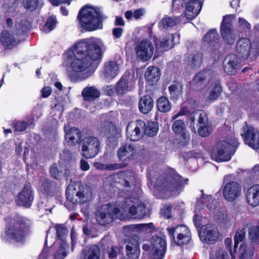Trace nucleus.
Segmentation results:
<instances>
[{
	"label": "nucleus",
	"instance_id": "7ed1b4c3",
	"mask_svg": "<svg viewBox=\"0 0 259 259\" xmlns=\"http://www.w3.org/2000/svg\"><path fill=\"white\" fill-rule=\"evenodd\" d=\"M27 220L23 217L16 214L8 222L5 235L7 240L15 242H23L28 233Z\"/></svg>",
	"mask_w": 259,
	"mask_h": 259
},
{
	"label": "nucleus",
	"instance_id": "e433bc0d",
	"mask_svg": "<svg viewBox=\"0 0 259 259\" xmlns=\"http://www.w3.org/2000/svg\"><path fill=\"white\" fill-rule=\"evenodd\" d=\"M39 192L41 201L38 203V207H44V204L45 202H48L49 197V181L45 180L41 184L39 188Z\"/></svg>",
	"mask_w": 259,
	"mask_h": 259
},
{
	"label": "nucleus",
	"instance_id": "f3484780",
	"mask_svg": "<svg viewBox=\"0 0 259 259\" xmlns=\"http://www.w3.org/2000/svg\"><path fill=\"white\" fill-rule=\"evenodd\" d=\"M239 57L234 54L227 55L223 62L224 71L229 75H234L240 68Z\"/></svg>",
	"mask_w": 259,
	"mask_h": 259
},
{
	"label": "nucleus",
	"instance_id": "412c9836",
	"mask_svg": "<svg viewBox=\"0 0 259 259\" xmlns=\"http://www.w3.org/2000/svg\"><path fill=\"white\" fill-rule=\"evenodd\" d=\"M251 49V44L248 38H240L236 43V51L239 57L247 59Z\"/></svg>",
	"mask_w": 259,
	"mask_h": 259
},
{
	"label": "nucleus",
	"instance_id": "6e6552de",
	"mask_svg": "<svg viewBox=\"0 0 259 259\" xmlns=\"http://www.w3.org/2000/svg\"><path fill=\"white\" fill-rule=\"evenodd\" d=\"M120 212L118 208L110 204L102 205L95 212V218L98 224L101 226H107L118 218Z\"/></svg>",
	"mask_w": 259,
	"mask_h": 259
},
{
	"label": "nucleus",
	"instance_id": "79ce46f5",
	"mask_svg": "<svg viewBox=\"0 0 259 259\" xmlns=\"http://www.w3.org/2000/svg\"><path fill=\"white\" fill-rule=\"evenodd\" d=\"M181 20L179 17H171L166 16L161 21V24L164 28L172 27L181 22Z\"/></svg>",
	"mask_w": 259,
	"mask_h": 259
},
{
	"label": "nucleus",
	"instance_id": "4be33fe9",
	"mask_svg": "<svg viewBox=\"0 0 259 259\" xmlns=\"http://www.w3.org/2000/svg\"><path fill=\"white\" fill-rule=\"evenodd\" d=\"M120 65L116 61H110L106 62L103 67L102 75L106 79H112L119 73Z\"/></svg>",
	"mask_w": 259,
	"mask_h": 259
},
{
	"label": "nucleus",
	"instance_id": "c03bdc74",
	"mask_svg": "<svg viewBox=\"0 0 259 259\" xmlns=\"http://www.w3.org/2000/svg\"><path fill=\"white\" fill-rule=\"evenodd\" d=\"M136 178L135 174L132 171H126L123 174V183L124 186L130 187L134 186L135 184Z\"/></svg>",
	"mask_w": 259,
	"mask_h": 259
},
{
	"label": "nucleus",
	"instance_id": "8fccbe9b",
	"mask_svg": "<svg viewBox=\"0 0 259 259\" xmlns=\"http://www.w3.org/2000/svg\"><path fill=\"white\" fill-rule=\"evenodd\" d=\"M212 128L208 124V120L205 123H202L199 125L198 129V134L201 137H207L212 133Z\"/></svg>",
	"mask_w": 259,
	"mask_h": 259
},
{
	"label": "nucleus",
	"instance_id": "4468645a",
	"mask_svg": "<svg viewBox=\"0 0 259 259\" xmlns=\"http://www.w3.org/2000/svg\"><path fill=\"white\" fill-rule=\"evenodd\" d=\"M241 133L245 142L253 149L259 148V131L251 125L246 124L243 126Z\"/></svg>",
	"mask_w": 259,
	"mask_h": 259
},
{
	"label": "nucleus",
	"instance_id": "bf43d9fd",
	"mask_svg": "<svg viewBox=\"0 0 259 259\" xmlns=\"http://www.w3.org/2000/svg\"><path fill=\"white\" fill-rule=\"evenodd\" d=\"M38 3V0H24L23 5L25 9L32 11L36 8Z\"/></svg>",
	"mask_w": 259,
	"mask_h": 259
},
{
	"label": "nucleus",
	"instance_id": "f257e3e1",
	"mask_svg": "<svg viewBox=\"0 0 259 259\" xmlns=\"http://www.w3.org/2000/svg\"><path fill=\"white\" fill-rule=\"evenodd\" d=\"M83 48L82 46L78 48L75 45L73 50H69L65 54L64 64L66 67L68 66V75L72 80L83 79L90 75L87 72L80 76L77 75L84 72L92 65L90 60L85 57V53H82Z\"/></svg>",
	"mask_w": 259,
	"mask_h": 259
},
{
	"label": "nucleus",
	"instance_id": "864d4df0",
	"mask_svg": "<svg viewBox=\"0 0 259 259\" xmlns=\"http://www.w3.org/2000/svg\"><path fill=\"white\" fill-rule=\"evenodd\" d=\"M245 236V231L244 228H239L236 232L234 237V250L237 246V244L239 242L243 241Z\"/></svg>",
	"mask_w": 259,
	"mask_h": 259
},
{
	"label": "nucleus",
	"instance_id": "052dcab7",
	"mask_svg": "<svg viewBox=\"0 0 259 259\" xmlns=\"http://www.w3.org/2000/svg\"><path fill=\"white\" fill-rule=\"evenodd\" d=\"M137 216H135V218L142 219L144 218L146 214V207L144 204L139 203L137 205Z\"/></svg>",
	"mask_w": 259,
	"mask_h": 259
},
{
	"label": "nucleus",
	"instance_id": "5701e85b",
	"mask_svg": "<svg viewBox=\"0 0 259 259\" xmlns=\"http://www.w3.org/2000/svg\"><path fill=\"white\" fill-rule=\"evenodd\" d=\"M126 243V255L128 259H138L140 255L139 240L136 238H129Z\"/></svg>",
	"mask_w": 259,
	"mask_h": 259
},
{
	"label": "nucleus",
	"instance_id": "bb28decb",
	"mask_svg": "<svg viewBox=\"0 0 259 259\" xmlns=\"http://www.w3.org/2000/svg\"><path fill=\"white\" fill-rule=\"evenodd\" d=\"M186 6L185 16L188 19H192L200 12L202 3L200 0L190 1L188 2Z\"/></svg>",
	"mask_w": 259,
	"mask_h": 259
},
{
	"label": "nucleus",
	"instance_id": "6ab92c4d",
	"mask_svg": "<svg viewBox=\"0 0 259 259\" xmlns=\"http://www.w3.org/2000/svg\"><path fill=\"white\" fill-rule=\"evenodd\" d=\"M0 41L4 48L8 50L17 47L21 42L16 34L8 30H4L1 33Z\"/></svg>",
	"mask_w": 259,
	"mask_h": 259
},
{
	"label": "nucleus",
	"instance_id": "ea45409f",
	"mask_svg": "<svg viewBox=\"0 0 259 259\" xmlns=\"http://www.w3.org/2000/svg\"><path fill=\"white\" fill-rule=\"evenodd\" d=\"M55 229L57 237L62 241V243L66 242V238L68 233L67 227L63 224H56Z\"/></svg>",
	"mask_w": 259,
	"mask_h": 259
},
{
	"label": "nucleus",
	"instance_id": "f03ea898",
	"mask_svg": "<svg viewBox=\"0 0 259 259\" xmlns=\"http://www.w3.org/2000/svg\"><path fill=\"white\" fill-rule=\"evenodd\" d=\"M149 179L152 186L163 192L167 191L178 194L184 184L181 176L175 173L163 177L158 172H152L149 174Z\"/></svg>",
	"mask_w": 259,
	"mask_h": 259
},
{
	"label": "nucleus",
	"instance_id": "9d476101",
	"mask_svg": "<svg viewBox=\"0 0 259 259\" xmlns=\"http://www.w3.org/2000/svg\"><path fill=\"white\" fill-rule=\"evenodd\" d=\"M81 154L86 158L94 157L100 150V141L93 136L84 138L81 142Z\"/></svg>",
	"mask_w": 259,
	"mask_h": 259
},
{
	"label": "nucleus",
	"instance_id": "a18cd8bd",
	"mask_svg": "<svg viewBox=\"0 0 259 259\" xmlns=\"http://www.w3.org/2000/svg\"><path fill=\"white\" fill-rule=\"evenodd\" d=\"M215 217L217 221L221 223H227L231 220V217L224 208L218 209L215 212Z\"/></svg>",
	"mask_w": 259,
	"mask_h": 259
},
{
	"label": "nucleus",
	"instance_id": "c85d7f7f",
	"mask_svg": "<svg viewBox=\"0 0 259 259\" xmlns=\"http://www.w3.org/2000/svg\"><path fill=\"white\" fill-rule=\"evenodd\" d=\"M65 139L68 142L75 144L81 142V134L80 130L75 127H64Z\"/></svg>",
	"mask_w": 259,
	"mask_h": 259
},
{
	"label": "nucleus",
	"instance_id": "09e8293b",
	"mask_svg": "<svg viewBox=\"0 0 259 259\" xmlns=\"http://www.w3.org/2000/svg\"><path fill=\"white\" fill-rule=\"evenodd\" d=\"M158 130V126L156 122L150 121L148 122L147 125L145 124V134L149 136H155Z\"/></svg>",
	"mask_w": 259,
	"mask_h": 259
},
{
	"label": "nucleus",
	"instance_id": "49530a36",
	"mask_svg": "<svg viewBox=\"0 0 259 259\" xmlns=\"http://www.w3.org/2000/svg\"><path fill=\"white\" fill-rule=\"evenodd\" d=\"M174 36L173 34H168L163 37L160 42V47L164 50L167 51L174 47L173 40Z\"/></svg>",
	"mask_w": 259,
	"mask_h": 259
},
{
	"label": "nucleus",
	"instance_id": "393cba45",
	"mask_svg": "<svg viewBox=\"0 0 259 259\" xmlns=\"http://www.w3.org/2000/svg\"><path fill=\"white\" fill-rule=\"evenodd\" d=\"M188 119L190 122V126L193 128L194 131L196 130L195 124L196 122L197 126H198L200 124L205 123L207 121L206 114L200 110H196L191 113L189 115Z\"/></svg>",
	"mask_w": 259,
	"mask_h": 259
},
{
	"label": "nucleus",
	"instance_id": "20e7f679",
	"mask_svg": "<svg viewBox=\"0 0 259 259\" xmlns=\"http://www.w3.org/2000/svg\"><path fill=\"white\" fill-rule=\"evenodd\" d=\"M106 18L100 10L90 7L81 9L77 16L81 27L88 31L101 29Z\"/></svg>",
	"mask_w": 259,
	"mask_h": 259
},
{
	"label": "nucleus",
	"instance_id": "f8f14e48",
	"mask_svg": "<svg viewBox=\"0 0 259 259\" xmlns=\"http://www.w3.org/2000/svg\"><path fill=\"white\" fill-rule=\"evenodd\" d=\"M199 235L201 240L206 243H215L220 235L217 227L212 224L203 225L199 230Z\"/></svg>",
	"mask_w": 259,
	"mask_h": 259
},
{
	"label": "nucleus",
	"instance_id": "a211bd4d",
	"mask_svg": "<svg viewBox=\"0 0 259 259\" xmlns=\"http://www.w3.org/2000/svg\"><path fill=\"white\" fill-rule=\"evenodd\" d=\"M213 72L211 69L203 70L198 73L194 77L193 82L198 90L206 87L212 79Z\"/></svg>",
	"mask_w": 259,
	"mask_h": 259
},
{
	"label": "nucleus",
	"instance_id": "4d7b16f0",
	"mask_svg": "<svg viewBox=\"0 0 259 259\" xmlns=\"http://www.w3.org/2000/svg\"><path fill=\"white\" fill-rule=\"evenodd\" d=\"M235 19V15L230 14L224 16L221 26H224L227 27H233L232 22Z\"/></svg>",
	"mask_w": 259,
	"mask_h": 259
},
{
	"label": "nucleus",
	"instance_id": "c756f323",
	"mask_svg": "<svg viewBox=\"0 0 259 259\" xmlns=\"http://www.w3.org/2000/svg\"><path fill=\"white\" fill-rule=\"evenodd\" d=\"M100 132L108 139L116 137L118 134L116 127L112 122L105 121L101 123Z\"/></svg>",
	"mask_w": 259,
	"mask_h": 259
},
{
	"label": "nucleus",
	"instance_id": "b1692460",
	"mask_svg": "<svg viewBox=\"0 0 259 259\" xmlns=\"http://www.w3.org/2000/svg\"><path fill=\"white\" fill-rule=\"evenodd\" d=\"M145 123L141 120H138L136 122V126L131 132L130 130V125L126 127L128 137L131 141H137L142 138L145 135Z\"/></svg>",
	"mask_w": 259,
	"mask_h": 259
},
{
	"label": "nucleus",
	"instance_id": "2eb2a0df",
	"mask_svg": "<svg viewBox=\"0 0 259 259\" xmlns=\"http://www.w3.org/2000/svg\"><path fill=\"white\" fill-rule=\"evenodd\" d=\"M34 192L32 188L28 183L24 185L22 190L18 193L16 202L19 206L29 208L34 200Z\"/></svg>",
	"mask_w": 259,
	"mask_h": 259
},
{
	"label": "nucleus",
	"instance_id": "338daca9",
	"mask_svg": "<svg viewBox=\"0 0 259 259\" xmlns=\"http://www.w3.org/2000/svg\"><path fill=\"white\" fill-rule=\"evenodd\" d=\"M225 243L226 246V247L227 248V249L230 254L231 259H236L235 256V250H234V252H233L231 248V244L232 243L231 239L229 238L226 239L225 240Z\"/></svg>",
	"mask_w": 259,
	"mask_h": 259
},
{
	"label": "nucleus",
	"instance_id": "a878e982",
	"mask_svg": "<svg viewBox=\"0 0 259 259\" xmlns=\"http://www.w3.org/2000/svg\"><path fill=\"white\" fill-rule=\"evenodd\" d=\"M204 45L207 46L211 50H217L220 47L218 34L215 29L209 30L203 38Z\"/></svg>",
	"mask_w": 259,
	"mask_h": 259
},
{
	"label": "nucleus",
	"instance_id": "2f4dec72",
	"mask_svg": "<svg viewBox=\"0 0 259 259\" xmlns=\"http://www.w3.org/2000/svg\"><path fill=\"white\" fill-rule=\"evenodd\" d=\"M220 32L223 41L228 45H232L235 41L236 36L233 27L221 26Z\"/></svg>",
	"mask_w": 259,
	"mask_h": 259
},
{
	"label": "nucleus",
	"instance_id": "0e129e2a",
	"mask_svg": "<svg viewBox=\"0 0 259 259\" xmlns=\"http://www.w3.org/2000/svg\"><path fill=\"white\" fill-rule=\"evenodd\" d=\"M216 259H230L228 252L223 248H219L215 254Z\"/></svg>",
	"mask_w": 259,
	"mask_h": 259
},
{
	"label": "nucleus",
	"instance_id": "13d9d810",
	"mask_svg": "<svg viewBox=\"0 0 259 259\" xmlns=\"http://www.w3.org/2000/svg\"><path fill=\"white\" fill-rule=\"evenodd\" d=\"M238 27L240 30H242L245 33L249 32L250 29V24L246 20L240 17L238 19Z\"/></svg>",
	"mask_w": 259,
	"mask_h": 259
},
{
	"label": "nucleus",
	"instance_id": "39448f33",
	"mask_svg": "<svg viewBox=\"0 0 259 259\" xmlns=\"http://www.w3.org/2000/svg\"><path fill=\"white\" fill-rule=\"evenodd\" d=\"M67 199L73 204H83L92 197L91 189L80 182H73L68 185L66 190Z\"/></svg>",
	"mask_w": 259,
	"mask_h": 259
},
{
	"label": "nucleus",
	"instance_id": "1a4fd4ad",
	"mask_svg": "<svg viewBox=\"0 0 259 259\" xmlns=\"http://www.w3.org/2000/svg\"><path fill=\"white\" fill-rule=\"evenodd\" d=\"M231 176H225L224 183H226L223 186V194L224 199L229 202L237 200L241 195V185L236 181H229Z\"/></svg>",
	"mask_w": 259,
	"mask_h": 259
},
{
	"label": "nucleus",
	"instance_id": "9b49d317",
	"mask_svg": "<svg viewBox=\"0 0 259 259\" xmlns=\"http://www.w3.org/2000/svg\"><path fill=\"white\" fill-rule=\"evenodd\" d=\"M167 231L170 238L178 245L187 244L190 240L189 231L184 225L168 228Z\"/></svg>",
	"mask_w": 259,
	"mask_h": 259
},
{
	"label": "nucleus",
	"instance_id": "de8ad7c7",
	"mask_svg": "<svg viewBox=\"0 0 259 259\" xmlns=\"http://www.w3.org/2000/svg\"><path fill=\"white\" fill-rule=\"evenodd\" d=\"M241 253L239 259H253V249L251 246H247L246 245H241Z\"/></svg>",
	"mask_w": 259,
	"mask_h": 259
},
{
	"label": "nucleus",
	"instance_id": "f704fd0d",
	"mask_svg": "<svg viewBox=\"0 0 259 259\" xmlns=\"http://www.w3.org/2000/svg\"><path fill=\"white\" fill-rule=\"evenodd\" d=\"M153 104V100L150 96H144L139 101V108L142 113L147 114L152 110Z\"/></svg>",
	"mask_w": 259,
	"mask_h": 259
},
{
	"label": "nucleus",
	"instance_id": "473e14b6",
	"mask_svg": "<svg viewBox=\"0 0 259 259\" xmlns=\"http://www.w3.org/2000/svg\"><path fill=\"white\" fill-rule=\"evenodd\" d=\"M160 76V70L158 67L155 66L148 67L145 73V77L151 85L156 83L159 80Z\"/></svg>",
	"mask_w": 259,
	"mask_h": 259
},
{
	"label": "nucleus",
	"instance_id": "4c0bfd02",
	"mask_svg": "<svg viewBox=\"0 0 259 259\" xmlns=\"http://www.w3.org/2000/svg\"><path fill=\"white\" fill-rule=\"evenodd\" d=\"M135 148L133 144L125 143L121 146L118 150V156L119 159H124L132 156Z\"/></svg>",
	"mask_w": 259,
	"mask_h": 259
},
{
	"label": "nucleus",
	"instance_id": "7c9ffc66",
	"mask_svg": "<svg viewBox=\"0 0 259 259\" xmlns=\"http://www.w3.org/2000/svg\"><path fill=\"white\" fill-rule=\"evenodd\" d=\"M246 199L248 204L252 206L259 204V185L253 186L248 189Z\"/></svg>",
	"mask_w": 259,
	"mask_h": 259
},
{
	"label": "nucleus",
	"instance_id": "a19ab883",
	"mask_svg": "<svg viewBox=\"0 0 259 259\" xmlns=\"http://www.w3.org/2000/svg\"><path fill=\"white\" fill-rule=\"evenodd\" d=\"M157 107L159 111L165 113L170 110L171 104L167 98L161 97L157 101Z\"/></svg>",
	"mask_w": 259,
	"mask_h": 259
},
{
	"label": "nucleus",
	"instance_id": "dca6fc26",
	"mask_svg": "<svg viewBox=\"0 0 259 259\" xmlns=\"http://www.w3.org/2000/svg\"><path fill=\"white\" fill-rule=\"evenodd\" d=\"M151 248L153 259H161L166 249L165 240L160 237H153L151 239Z\"/></svg>",
	"mask_w": 259,
	"mask_h": 259
},
{
	"label": "nucleus",
	"instance_id": "69168bd1",
	"mask_svg": "<svg viewBox=\"0 0 259 259\" xmlns=\"http://www.w3.org/2000/svg\"><path fill=\"white\" fill-rule=\"evenodd\" d=\"M125 167V165L123 163H112L106 164V169L109 170H116Z\"/></svg>",
	"mask_w": 259,
	"mask_h": 259
},
{
	"label": "nucleus",
	"instance_id": "603ef678",
	"mask_svg": "<svg viewBox=\"0 0 259 259\" xmlns=\"http://www.w3.org/2000/svg\"><path fill=\"white\" fill-rule=\"evenodd\" d=\"M172 128L176 134H181L186 131L185 125L182 120L175 121L172 125Z\"/></svg>",
	"mask_w": 259,
	"mask_h": 259
},
{
	"label": "nucleus",
	"instance_id": "aec40b11",
	"mask_svg": "<svg viewBox=\"0 0 259 259\" xmlns=\"http://www.w3.org/2000/svg\"><path fill=\"white\" fill-rule=\"evenodd\" d=\"M152 225V224L150 223L124 226L123 228V233L125 236L130 238H136L138 240V233L140 231L147 230L151 227Z\"/></svg>",
	"mask_w": 259,
	"mask_h": 259
},
{
	"label": "nucleus",
	"instance_id": "37998d69",
	"mask_svg": "<svg viewBox=\"0 0 259 259\" xmlns=\"http://www.w3.org/2000/svg\"><path fill=\"white\" fill-rule=\"evenodd\" d=\"M249 239L253 244H259V226H253L249 228Z\"/></svg>",
	"mask_w": 259,
	"mask_h": 259
},
{
	"label": "nucleus",
	"instance_id": "3c124183",
	"mask_svg": "<svg viewBox=\"0 0 259 259\" xmlns=\"http://www.w3.org/2000/svg\"><path fill=\"white\" fill-rule=\"evenodd\" d=\"M222 92V89L220 84L215 83L209 93V99L211 100H215L220 96Z\"/></svg>",
	"mask_w": 259,
	"mask_h": 259
},
{
	"label": "nucleus",
	"instance_id": "680f3d73",
	"mask_svg": "<svg viewBox=\"0 0 259 259\" xmlns=\"http://www.w3.org/2000/svg\"><path fill=\"white\" fill-rule=\"evenodd\" d=\"M47 236L45 241L44 247L39 255L38 259H48L49 257V248L47 246V237L49 231H47Z\"/></svg>",
	"mask_w": 259,
	"mask_h": 259
},
{
	"label": "nucleus",
	"instance_id": "58836bf2",
	"mask_svg": "<svg viewBox=\"0 0 259 259\" xmlns=\"http://www.w3.org/2000/svg\"><path fill=\"white\" fill-rule=\"evenodd\" d=\"M203 61L202 54L198 52H194L189 57V65L191 68L199 67Z\"/></svg>",
	"mask_w": 259,
	"mask_h": 259
},
{
	"label": "nucleus",
	"instance_id": "5fc2aeb1",
	"mask_svg": "<svg viewBox=\"0 0 259 259\" xmlns=\"http://www.w3.org/2000/svg\"><path fill=\"white\" fill-rule=\"evenodd\" d=\"M66 245V242L61 243L58 249L54 255V259H63L67 255L65 250Z\"/></svg>",
	"mask_w": 259,
	"mask_h": 259
},
{
	"label": "nucleus",
	"instance_id": "ddd939ff",
	"mask_svg": "<svg viewBox=\"0 0 259 259\" xmlns=\"http://www.w3.org/2000/svg\"><path fill=\"white\" fill-rule=\"evenodd\" d=\"M135 50L138 58L146 61L152 57L154 53V46L150 41L143 40L136 44Z\"/></svg>",
	"mask_w": 259,
	"mask_h": 259
},
{
	"label": "nucleus",
	"instance_id": "72a5a7b5",
	"mask_svg": "<svg viewBox=\"0 0 259 259\" xmlns=\"http://www.w3.org/2000/svg\"><path fill=\"white\" fill-rule=\"evenodd\" d=\"M130 76V73L126 72L116 83L115 88L118 95H122L128 91Z\"/></svg>",
	"mask_w": 259,
	"mask_h": 259
},
{
	"label": "nucleus",
	"instance_id": "cd10ccee",
	"mask_svg": "<svg viewBox=\"0 0 259 259\" xmlns=\"http://www.w3.org/2000/svg\"><path fill=\"white\" fill-rule=\"evenodd\" d=\"M100 254V249L98 245H89L82 250L81 259H99Z\"/></svg>",
	"mask_w": 259,
	"mask_h": 259
},
{
	"label": "nucleus",
	"instance_id": "c9c22d12",
	"mask_svg": "<svg viewBox=\"0 0 259 259\" xmlns=\"http://www.w3.org/2000/svg\"><path fill=\"white\" fill-rule=\"evenodd\" d=\"M81 95L85 101L92 102L99 97L100 93L94 87H90L84 88L81 92Z\"/></svg>",
	"mask_w": 259,
	"mask_h": 259
},
{
	"label": "nucleus",
	"instance_id": "6e6d98bb",
	"mask_svg": "<svg viewBox=\"0 0 259 259\" xmlns=\"http://www.w3.org/2000/svg\"><path fill=\"white\" fill-rule=\"evenodd\" d=\"M13 127L16 132H22L25 131L28 126V123L25 121L14 120L12 123Z\"/></svg>",
	"mask_w": 259,
	"mask_h": 259
},
{
	"label": "nucleus",
	"instance_id": "774afa93",
	"mask_svg": "<svg viewBox=\"0 0 259 259\" xmlns=\"http://www.w3.org/2000/svg\"><path fill=\"white\" fill-rule=\"evenodd\" d=\"M202 215L200 214H199L197 212L195 211V214L194 215V218H193V222L195 224V226L197 228L200 226L201 225V219H202Z\"/></svg>",
	"mask_w": 259,
	"mask_h": 259
},
{
	"label": "nucleus",
	"instance_id": "e2e57ef3",
	"mask_svg": "<svg viewBox=\"0 0 259 259\" xmlns=\"http://www.w3.org/2000/svg\"><path fill=\"white\" fill-rule=\"evenodd\" d=\"M123 248L121 246H112L108 249V256L110 258L116 257L118 252H120L121 249Z\"/></svg>",
	"mask_w": 259,
	"mask_h": 259
},
{
	"label": "nucleus",
	"instance_id": "0eeeda50",
	"mask_svg": "<svg viewBox=\"0 0 259 259\" xmlns=\"http://www.w3.org/2000/svg\"><path fill=\"white\" fill-rule=\"evenodd\" d=\"M237 145V140L235 138L231 143L226 141H220L214 147L211 156L217 161H228L234 154Z\"/></svg>",
	"mask_w": 259,
	"mask_h": 259
},
{
	"label": "nucleus",
	"instance_id": "423d86ee",
	"mask_svg": "<svg viewBox=\"0 0 259 259\" xmlns=\"http://www.w3.org/2000/svg\"><path fill=\"white\" fill-rule=\"evenodd\" d=\"M76 45L78 48L82 46L84 47L82 50V53H85V57L90 60L91 64L94 61L101 58V47L103 44L100 39L94 38L84 39L76 43Z\"/></svg>",
	"mask_w": 259,
	"mask_h": 259
}]
</instances>
